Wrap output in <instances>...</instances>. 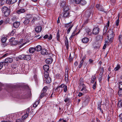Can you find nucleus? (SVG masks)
I'll return each mask as SVG.
<instances>
[{"mask_svg": "<svg viewBox=\"0 0 122 122\" xmlns=\"http://www.w3.org/2000/svg\"><path fill=\"white\" fill-rule=\"evenodd\" d=\"M56 77L58 79H60L62 77L59 74H57L56 75Z\"/></svg>", "mask_w": 122, "mask_h": 122, "instance_id": "79ce46f5", "label": "nucleus"}, {"mask_svg": "<svg viewBox=\"0 0 122 122\" xmlns=\"http://www.w3.org/2000/svg\"><path fill=\"white\" fill-rule=\"evenodd\" d=\"M17 43V41L14 40L12 42L11 44L12 45H15Z\"/></svg>", "mask_w": 122, "mask_h": 122, "instance_id": "8fccbe9b", "label": "nucleus"}, {"mask_svg": "<svg viewBox=\"0 0 122 122\" xmlns=\"http://www.w3.org/2000/svg\"><path fill=\"white\" fill-rule=\"evenodd\" d=\"M15 31V30H13L11 31L10 34V35L11 36H13V35L14 34Z\"/></svg>", "mask_w": 122, "mask_h": 122, "instance_id": "6e6d98bb", "label": "nucleus"}, {"mask_svg": "<svg viewBox=\"0 0 122 122\" xmlns=\"http://www.w3.org/2000/svg\"><path fill=\"white\" fill-rule=\"evenodd\" d=\"M83 94L81 92H79V94L78 95V96L79 97H80L82 96L83 95Z\"/></svg>", "mask_w": 122, "mask_h": 122, "instance_id": "0e129e2a", "label": "nucleus"}, {"mask_svg": "<svg viewBox=\"0 0 122 122\" xmlns=\"http://www.w3.org/2000/svg\"><path fill=\"white\" fill-rule=\"evenodd\" d=\"M65 44L66 46V49L68 50L69 48V42L68 40H67L65 41Z\"/></svg>", "mask_w": 122, "mask_h": 122, "instance_id": "a878e982", "label": "nucleus"}, {"mask_svg": "<svg viewBox=\"0 0 122 122\" xmlns=\"http://www.w3.org/2000/svg\"><path fill=\"white\" fill-rule=\"evenodd\" d=\"M20 23L18 21H16L13 24V26L15 28H18L20 25Z\"/></svg>", "mask_w": 122, "mask_h": 122, "instance_id": "f8f14e48", "label": "nucleus"}, {"mask_svg": "<svg viewBox=\"0 0 122 122\" xmlns=\"http://www.w3.org/2000/svg\"><path fill=\"white\" fill-rule=\"evenodd\" d=\"M29 19L25 18V20L23 22V23L25 24H27L29 23Z\"/></svg>", "mask_w": 122, "mask_h": 122, "instance_id": "c85d7f7f", "label": "nucleus"}, {"mask_svg": "<svg viewBox=\"0 0 122 122\" xmlns=\"http://www.w3.org/2000/svg\"><path fill=\"white\" fill-rule=\"evenodd\" d=\"M88 21L89 19H87L85 21L84 24H86L88 22Z\"/></svg>", "mask_w": 122, "mask_h": 122, "instance_id": "69168bd1", "label": "nucleus"}, {"mask_svg": "<svg viewBox=\"0 0 122 122\" xmlns=\"http://www.w3.org/2000/svg\"><path fill=\"white\" fill-rule=\"evenodd\" d=\"M119 15L118 18L117 20L116 21V25L117 26H118L119 25Z\"/></svg>", "mask_w": 122, "mask_h": 122, "instance_id": "a19ab883", "label": "nucleus"}, {"mask_svg": "<svg viewBox=\"0 0 122 122\" xmlns=\"http://www.w3.org/2000/svg\"><path fill=\"white\" fill-rule=\"evenodd\" d=\"M5 3L4 0H0V5H3Z\"/></svg>", "mask_w": 122, "mask_h": 122, "instance_id": "de8ad7c7", "label": "nucleus"}, {"mask_svg": "<svg viewBox=\"0 0 122 122\" xmlns=\"http://www.w3.org/2000/svg\"><path fill=\"white\" fill-rule=\"evenodd\" d=\"M70 100V98H68V97H66L65 98L64 101L65 102H69Z\"/></svg>", "mask_w": 122, "mask_h": 122, "instance_id": "a18cd8bd", "label": "nucleus"}, {"mask_svg": "<svg viewBox=\"0 0 122 122\" xmlns=\"http://www.w3.org/2000/svg\"><path fill=\"white\" fill-rule=\"evenodd\" d=\"M69 11L64 12L63 13V16L65 18H68L69 16H71Z\"/></svg>", "mask_w": 122, "mask_h": 122, "instance_id": "39448f33", "label": "nucleus"}, {"mask_svg": "<svg viewBox=\"0 0 122 122\" xmlns=\"http://www.w3.org/2000/svg\"><path fill=\"white\" fill-rule=\"evenodd\" d=\"M99 32V29L98 28H94L92 31V34L94 35H96L98 34Z\"/></svg>", "mask_w": 122, "mask_h": 122, "instance_id": "0eeeda50", "label": "nucleus"}, {"mask_svg": "<svg viewBox=\"0 0 122 122\" xmlns=\"http://www.w3.org/2000/svg\"><path fill=\"white\" fill-rule=\"evenodd\" d=\"M17 66L15 64H13V65H12L11 67L12 68L11 69L13 70V71L14 70V71H15V72H16V68Z\"/></svg>", "mask_w": 122, "mask_h": 122, "instance_id": "b1692460", "label": "nucleus"}, {"mask_svg": "<svg viewBox=\"0 0 122 122\" xmlns=\"http://www.w3.org/2000/svg\"><path fill=\"white\" fill-rule=\"evenodd\" d=\"M122 39V35H120L119 36V41L120 42H121Z\"/></svg>", "mask_w": 122, "mask_h": 122, "instance_id": "864d4df0", "label": "nucleus"}, {"mask_svg": "<svg viewBox=\"0 0 122 122\" xmlns=\"http://www.w3.org/2000/svg\"><path fill=\"white\" fill-rule=\"evenodd\" d=\"M28 115V114H26L22 117V118L23 119H25L26 118V117H27Z\"/></svg>", "mask_w": 122, "mask_h": 122, "instance_id": "c03bdc74", "label": "nucleus"}, {"mask_svg": "<svg viewBox=\"0 0 122 122\" xmlns=\"http://www.w3.org/2000/svg\"><path fill=\"white\" fill-rule=\"evenodd\" d=\"M15 40V38H12L9 40V42L12 43Z\"/></svg>", "mask_w": 122, "mask_h": 122, "instance_id": "5fc2aeb1", "label": "nucleus"}, {"mask_svg": "<svg viewBox=\"0 0 122 122\" xmlns=\"http://www.w3.org/2000/svg\"><path fill=\"white\" fill-rule=\"evenodd\" d=\"M96 7L98 10L103 12L105 13H106L105 9L101 5L99 4H97L96 5Z\"/></svg>", "mask_w": 122, "mask_h": 122, "instance_id": "7ed1b4c3", "label": "nucleus"}, {"mask_svg": "<svg viewBox=\"0 0 122 122\" xmlns=\"http://www.w3.org/2000/svg\"><path fill=\"white\" fill-rule=\"evenodd\" d=\"M118 105L120 107H122V100H120L118 101Z\"/></svg>", "mask_w": 122, "mask_h": 122, "instance_id": "c9c22d12", "label": "nucleus"}, {"mask_svg": "<svg viewBox=\"0 0 122 122\" xmlns=\"http://www.w3.org/2000/svg\"><path fill=\"white\" fill-rule=\"evenodd\" d=\"M5 65V62H2L0 63V70H1L3 67V66Z\"/></svg>", "mask_w": 122, "mask_h": 122, "instance_id": "58836bf2", "label": "nucleus"}, {"mask_svg": "<svg viewBox=\"0 0 122 122\" xmlns=\"http://www.w3.org/2000/svg\"><path fill=\"white\" fill-rule=\"evenodd\" d=\"M25 11V10L23 9H19L17 11V13L18 14L24 13Z\"/></svg>", "mask_w": 122, "mask_h": 122, "instance_id": "ddd939ff", "label": "nucleus"}, {"mask_svg": "<svg viewBox=\"0 0 122 122\" xmlns=\"http://www.w3.org/2000/svg\"><path fill=\"white\" fill-rule=\"evenodd\" d=\"M119 91L118 92V95L120 97H121L122 96V88L120 85H118Z\"/></svg>", "mask_w": 122, "mask_h": 122, "instance_id": "9d476101", "label": "nucleus"}, {"mask_svg": "<svg viewBox=\"0 0 122 122\" xmlns=\"http://www.w3.org/2000/svg\"><path fill=\"white\" fill-rule=\"evenodd\" d=\"M107 25H106L104 27L103 30V35H105V33H106L107 29Z\"/></svg>", "mask_w": 122, "mask_h": 122, "instance_id": "cd10ccee", "label": "nucleus"}, {"mask_svg": "<svg viewBox=\"0 0 122 122\" xmlns=\"http://www.w3.org/2000/svg\"><path fill=\"white\" fill-rule=\"evenodd\" d=\"M17 0H10L11 1V2L12 4H13L14 3H15L17 1Z\"/></svg>", "mask_w": 122, "mask_h": 122, "instance_id": "13d9d810", "label": "nucleus"}, {"mask_svg": "<svg viewBox=\"0 0 122 122\" xmlns=\"http://www.w3.org/2000/svg\"><path fill=\"white\" fill-rule=\"evenodd\" d=\"M102 77L101 76L100 77L98 78V80L100 82H101L102 80Z\"/></svg>", "mask_w": 122, "mask_h": 122, "instance_id": "680f3d73", "label": "nucleus"}, {"mask_svg": "<svg viewBox=\"0 0 122 122\" xmlns=\"http://www.w3.org/2000/svg\"><path fill=\"white\" fill-rule=\"evenodd\" d=\"M20 57L21 59H24L25 60L29 61L31 59L30 56L29 55H22Z\"/></svg>", "mask_w": 122, "mask_h": 122, "instance_id": "20e7f679", "label": "nucleus"}, {"mask_svg": "<svg viewBox=\"0 0 122 122\" xmlns=\"http://www.w3.org/2000/svg\"><path fill=\"white\" fill-rule=\"evenodd\" d=\"M44 76L46 79L49 77V75L48 72L45 71L44 73Z\"/></svg>", "mask_w": 122, "mask_h": 122, "instance_id": "c756f323", "label": "nucleus"}, {"mask_svg": "<svg viewBox=\"0 0 122 122\" xmlns=\"http://www.w3.org/2000/svg\"><path fill=\"white\" fill-rule=\"evenodd\" d=\"M60 87L59 86L57 87L56 88V91H57L58 92H59L60 91Z\"/></svg>", "mask_w": 122, "mask_h": 122, "instance_id": "e2e57ef3", "label": "nucleus"}, {"mask_svg": "<svg viewBox=\"0 0 122 122\" xmlns=\"http://www.w3.org/2000/svg\"><path fill=\"white\" fill-rule=\"evenodd\" d=\"M107 37H108V39L110 38V41H112V39L114 37L115 34L113 30L111 29L109 30L107 32Z\"/></svg>", "mask_w": 122, "mask_h": 122, "instance_id": "f03ea898", "label": "nucleus"}, {"mask_svg": "<svg viewBox=\"0 0 122 122\" xmlns=\"http://www.w3.org/2000/svg\"><path fill=\"white\" fill-rule=\"evenodd\" d=\"M7 40V38L6 37H4L1 39V41L2 43H5Z\"/></svg>", "mask_w": 122, "mask_h": 122, "instance_id": "f704fd0d", "label": "nucleus"}, {"mask_svg": "<svg viewBox=\"0 0 122 122\" xmlns=\"http://www.w3.org/2000/svg\"><path fill=\"white\" fill-rule=\"evenodd\" d=\"M52 59L51 58H47L45 61L48 64H51L52 62Z\"/></svg>", "mask_w": 122, "mask_h": 122, "instance_id": "4468645a", "label": "nucleus"}, {"mask_svg": "<svg viewBox=\"0 0 122 122\" xmlns=\"http://www.w3.org/2000/svg\"><path fill=\"white\" fill-rule=\"evenodd\" d=\"M13 59L12 58H6L5 61V63H11L13 61Z\"/></svg>", "mask_w": 122, "mask_h": 122, "instance_id": "1a4fd4ad", "label": "nucleus"}, {"mask_svg": "<svg viewBox=\"0 0 122 122\" xmlns=\"http://www.w3.org/2000/svg\"><path fill=\"white\" fill-rule=\"evenodd\" d=\"M76 31V30H75L72 32L71 36L69 38L70 40H71L72 38H74V36L76 35L75 33Z\"/></svg>", "mask_w": 122, "mask_h": 122, "instance_id": "5701e85b", "label": "nucleus"}, {"mask_svg": "<svg viewBox=\"0 0 122 122\" xmlns=\"http://www.w3.org/2000/svg\"><path fill=\"white\" fill-rule=\"evenodd\" d=\"M35 48L36 50L37 51H40L42 49L41 46L39 45L37 46Z\"/></svg>", "mask_w": 122, "mask_h": 122, "instance_id": "aec40b11", "label": "nucleus"}, {"mask_svg": "<svg viewBox=\"0 0 122 122\" xmlns=\"http://www.w3.org/2000/svg\"><path fill=\"white\" fill-rule=\"evenodd\" d=\"M42 28L40 26H38L36 27L35 28V31L37 32H41V30Z\"/></svg>", "mask_w": 122, "mask_h": 122, "instance_id": "2eb2a0df", "label": "nucleus"}, {"mask_svg": "<svg viewBox=\"0 0 122 122\" xmlns=\"http://www.w3.org/2000/svg\"><path fill=\"white\" fill-rule=\"evenodd\" d=\"M49 66L48 65H45L43 66L44 70L46 71H47L49 70Z\"/></svg>", "mask_w": 122, "mask_h": 122, "instance_id": "dca6fc26", "label": "nucleus"}, {"mask_svg": "<svg viewBox=\"0 0 122 122\" xmlns=\"http://www.w3.org/2000/svg\"><path fill=\"white\" fill-rule=\"evenodd\" d=\"M50 95V93H45L41 92V94L40 97V99H41L42 98L45 96L46 97H48Z\"/></svg>", "mask_w": 122, "mask_h": 122, "instance_id": "6e6552de", "label": "nucleus"}, {"mask_svg": "<svg viewBox=\"0 0 122 122\" xmlns=\"http://www.w3.org/2000/svg\"><path fill=\"white\" fill-rule=\"evenodd\" d=\"M119 117L120 119H121V120H122V113L120 114Z\"/></svg>", "mask_w": 122, "mask_h": 122, "instance_id": "774afa93", "label": "nucleus"}, {"mask_svg": "<svg viewBox=\"0 0 122 122\" xmlns=\"http://www.w3.org/2000/svg\"><path fill=\"white\" fill-rule=\"evenodd\" d=\"M96 82H95L92 86V88L93 89L95 90L96 89Z\"/></svg>", "mask_w": 122, "mask_h": 122, "instance_id": "09e8293b", "label": "nucleus"}, {"mask_svg": "<svg viewBox=\"0 0 122 122\" xmlns=\"http://www.w3.org/2000/svg\"><path fill=\"white\" fill-rule=\"evenodd\" d=\"M59 30H58L57 33V35L56 36V38L57 40L58 41H59L60 40V35L59 34Z\"/></svg>", "mask_w": 122, "mask_h": 122, "instance_id": "412c9836", "label": "nucleus"}, {"mask_svg": "<svg viewBox=\"0 0 122 122\" xmlns=\"http://www.w3.org/2000/svg\"><path fill=\"white\" fill-rule=\"evenodd\" d=\"M1 10L2 12L4 13V15L5 17H7L10 14V10L7 7L4 6L2 8Z\"/></svg>", "mask_w": 122, "mask_h": 122, "instance_id": "f257e3e1", "label": "nucleus"}, {"mask_svg": "<svg viewBox=\"0 0 122 122\" xmlns=\"http://www.w3.org/2000/svg\"><path fill=\"white\" fill-rule=\"evenodd\" d=\"M65 85L64 84H62L61 85L59 86V87L61 88H63L65 86Z\"/></svg>", "mask_w": 122, "mask_h": 122, "instance_id": "bf43d9fd", "label": "nucleus"}, {"mask_svg": "<svg viewBox=\"0 0 122 122\" xmlns=\"http://www.w3.org/2000/svg\"><path fill=\"white\" fill-rule=\"evenodd\" d=\"M80 4L83 5H85L86 4V2L84 0H81Z\"/></svg>", "mask_w": 122, "mask_h": 122, "instance_id": "ea45409f", "label": "nucleus"}, {"mask_svg": "<svg viewBox=\"0 0 122 122\" xmlns=\"http://www.w3.org/2000/svg\"><path fill=\"white\" fill-rule=\"evenodd\" d=\"M46 79V81L47 84H49L51 82V79L50 77H49Z\"/></svg>", "mask_w": 122, "mask_h": 122, "instance_id": "393cba45", "label": "nucleus"}, {"mask_svg": "<svg viewBox=\"0 0 122 122\" xmlns=\"http://www.w3.org/2000/svg\"><path fill=\"white\" fill-rule=\"evenodd\" d=\"M91 83H93L94 82H96V77L95 76H93L91 78Z\"/></svg>", "mask_w": 122, "mask_h": 122, "instance_id": "a211bd4d", "label": "nucleus"}, {"mask_svg": "<svg viewBox=\"0 0 122 122\" xmlns=\"http://www.w3.org/2000/svg\"><path fill=\"white\" fill-rule=\"evenodd\" d=\"M100 70V73H102V74H103V73L104 72V68L103 67H101V69Z\"/></svg>", "mask_w": 122, "mask_h": 122, "instance_id": "603ef678", "label": "nucleus"}, {"mask_svg": "<svg viewBox=\"0 0 122 122\" xmlns=\"http://www.w3.org/2000/svg\"><path fill=\"white\" fill-rule=\"evenodd\" d=\"M80 85L81 86V85H82L83 84H84L83 83V79L82 78H80Z\"/></svg>", "mask_w": 122, "mask_h": 122, "instance_id": "e433bc0d", "label": "nucleus"}, {"mask_svg": "<svg viewBox=\"0 0 122 122\" xmlns=\"http://www.w3.org/2000/svg\"><path fill=\"white\" fill-rule=\"evenodd\" d=\"M41 53L42 54L45 55H47L48 52H47L46 49H43L41 50Z\"/></svg>", "mask_w": 122, "mask_h": 122, "instance_id": "f3484780", "label": "nucleus"}, {"mask_svg": "<svg viewBox=\"0 0 122 122\" xmlns=\"http://www.w3.org/2000/svg\"><path fill=\"white\" fill-rule=\"evenodd\" d=\"M6 4L9 5L12 4L11 3L10 0H6Z\"/></svg>", "mask_w": 122, "mask_h": 122, "instance_id": "3c124183", "label": "nucleus"}, {"mask_svg": "<svg viewBox=\"0 0 122 122\" xmlns=\"http://www.w3.org/2000/svg\"><path fill=\"white\" fill-rule=\"evenodd\" d=\"M49 36L48 35L46 34L45 35V36H44L43 37V38L44 39H46L48 38V37Z\"/></svg>", "mask_w": 122, "mask_h": 122, "instance_id": "338daca9", "label": "nucleus"}, {"mask_svg": "<svg viewBox=\"0 0 122 122\" xmlns=\"http://www.w3.org/2000/svg\"><path fill=\"white\" fill-rule=\"evenodd\" d=\"M91 31V30H89V31L87 32V33H86V34L88 35H90L92 34Z\"/></svg>", "mask_w": 122, "mask_h": 122, "instance_id": "052dcab7", "label": "nucleus"}, {"mask_svg": "<svg viewBox=\"0 0 122 122\" xmlns=\"http://www.w3.org/2000/svg\"><path fill=\"white\" fill-rule=\"evenodd\" d=\"M121 68L120 65L118 64L114 68V70L115 71H118Z\"/></svg>", "mask_w": 122, "mask_h": 122, "instance_id": "bb28decb", "label": "nucleus"}, {"mask_svg": "<svg viewBox=\"0 0 122 122\" xmlns=\"http://www.w3.org/2000/svg\"><path fill=\"white\" fill-rule=\"evenodd\" d=\"M64 12L66 11H69V8L68 6H66L64 7L63 8Z\"/></svg>", "mask_w": 122, "mask_h": 122, "instance_id": "72a5a7b5", "label": "nucleus"}, {"mask_svg": "<svg viewBox=\"0 0 122 122\" xmlns=\"http://www.w3.org/2000/svg\"><path fill=\"white\" fill-rule=\"evenodd\" d=\"M48 89V87L46 86H45L44 87L43 90H42L41 92L45 93H47L46 92L47 90Z\"/></svg>", "mask_w": 122, "mask_h": 122, "instance_id": "7c9ffc66", "label": "nucleus"}, {"mask_svg": "<svg viewBox=\"0 0 122 122\" xmlns=\"http://www.w3.org/2000/svg\"><path fill=\"white\" fill-rule=\"evenodd\" d=\"M71 23L72 22H71L68 23L66 24L65 25V27L67 28L69 27H70V26L71 25Z\"/></svg>", "mask_w": 122, "mask_h": 122, "instance_id": "473e14b6", "label": "nucleus"}, {"mask_svg": "<svg viewBox=\"0 0 122 122\" xmlns=\"http://www.w3.org/2000/svg\"><path fill=\"white\" fill-rule=\"evenodd\" d=\"M83 61H82V60L80 62V64L79 65V67L80 68H81L83 65Z\"/></svg>", "mask_w": 122, "mask_h": 122, "instance_id": "37998d69", "label": "nucleus"}, {"mask_svg": "<svg viewBox=\"0 0 122 122\" xmlns=\"http://www.w3.org/2000/svg\"><path fill=\"white\" fill-rule=\"evenodd\" d=\"M89 39L88 38L85 37L82 38L81 40L82 42L84 43H86L88 42Z\"/></svg>", "mask_w": 122, "mask_h": 122, "instance_id": "9b49d317", "label": "nucleus"}, {"mask_svg": "<svg viewBox=\"0 0 122 122\" xmlns=\"http://www.w3.org/2000/svg\"><path fill=\"white\" fill-rule=\"evenodd\" d=\"M81 86H82V88L81 90V91L83 93H87L88 91L86 89V86L85 85L82 84V85H81Z\"/></svg>", "mask_w": 122, "mask_h": 122, "instance_id": "423d86ee", "label": "nucleus"}, {"mask_svg": "<svg viewBox=\"0 0 122 122\" xmlns=\"http://www.w3.org/2000/svg\"><path fill=\"white\" fill-rule=\"evenodd\" d=\"M102 36L99 35L96 37V40L97 41H102Z\"/></svg>", "mask_w": 122, "mask_h": 122, "instance_id": "6ab92c4d", "label": "nucleus"}, {"mask_svg": "<svg viewBox=\"0 0 122 122\" xmlns=\"http://www.w3.org/2000/svg\"><path fill=\"white\" fill-rule=\"evenodd\" d=\"M73 26V24L72 25L69 27V28L67 30V34H68L69 33L71 30V29L72 27Z\"/></svg>", "mask_w": 122, "mask_h": 122, "instance_id": "2f4dec72", "label": "nucleus"}, {"mask_svg": "<svg viewBox=\"0 0 122 122\" xmlns=\"http://www.w3.org/2000/svg\"><path fill=\"white\" fill-rule=\"evenodd\" d=\"M36 51V49L34 48L30 47L29 49V52L30 53H32Z\"/></svg>", "mask_w": 122, "mask_h": 122, "instance_id": "4be33fe9", "label": "nucleus"}, {"mask_svg": "<svg viewBox=\"0 0 122 122\" xmlns=\"http://www.w3.org/2000/svg\"><path fill=\"white\" fill-rule=\"evenodd\" d=\"M64 87V91L65 92H66L67 90V86L65 85Z\"/></svg>", "mask_w": 122, "mask_h": 122, "instance_id": "4d7b16f0", "label": "nucleus"}, {"mask_svg": "<svg viewBox=\"0 0 122 122\" xmlns=\"http://www.w3.org/2000/svg\"><path fill=\"white\" fill-rule=\"evenodd\" d=\"M39 101H37L33 105V107H36L37 106V105L39 104Z\"/></svg>", "mask_w": 122, "mask_h": 122, "instance_id": "49530a36", "label": "nucleus"}, {"mask_svg": "<svg viewBox=\"0 0 122 122\" xmlns=\"http://www.w3.org/2000/svg\"><path fill=\"white\" fill-rule=\"evenodd\" d=\"M98 109H99L100 110V111L102 112L103 113V110L101 109V104L100 103H99L98 105Z\"/></svg>", "mask_w": 122, "mask_h": 122, "instance_id": "4c0bfd02", "label": "nucleus"}]
</instances>
